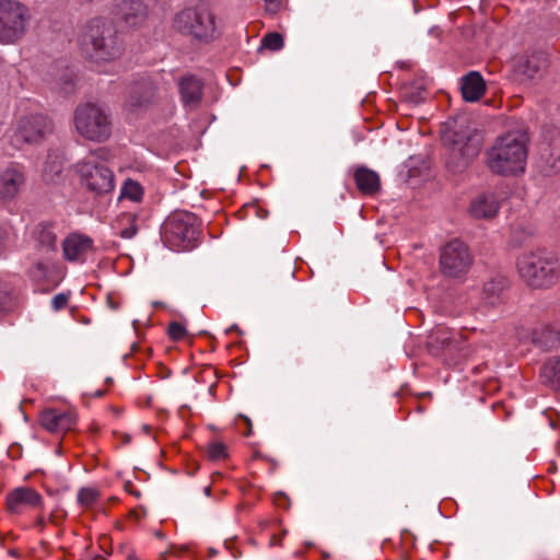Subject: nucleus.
Returning <instances> with one entry per match:
<instances>
[{"instance_id": "nucleus-9", "label": "nucleus", "mask_w": 560, "mask_h": 560, "mask_svg": "<svg viewBox=\"0 0 560 560\" xmlns=\"http://www.w3.org/2000/svg\"><path fill=\"white\" fill-rule=\"evenodd\" d=\"M75 172L81 185L89 191L103 196L112 194L115 189L114 173L104 164L85 158L75 164Z\"/></svg>"}, {"instance_id": "nucleus-34", "label": "nucleus", "mask_w": 560, "mask_h": 560, "mask_svg": "<svg viewBox=\"0 0 560 560\" xmlns=\"http://www.w3.org/2000/svg\"><path fill=\"white\" fill-rule=\"evenodd\" d=\"M187 330L184 325L177 322H173L168 326V336L174 341L182 340L186 337Z\"/></svg>"}, {"instance_id": "nucleus-13", "label": "nucleus", "mask_w": 560, "mask_h": 560, "mask_svg": "<svg viewBox=\"0 0 560 560\" xmlns=\"http://www.w3.org/2000/svg\"><path fill=\"white\" fill-rule=\"evenodd\" d=\"M5 506L8 512L13 515H22L28 511H42L44 498L34 488L20 486L7 493Z\"/></svg>"}, {"instance_id": "nucleus-17", "label": "nucleus", "mask_w": 560, "mask_h": 560, "mask_svg": "<svg viewBox=\"0 0 560 560\" xmlns=\"http://www.w3.org/2000/svg\"><path fill=\"white\" fill-rule=\"evenodd\" d=\"M65 258L69 261L83 262L93 250V240L89 236L73 233L62 242Z\"/></svg>"}, {"instance_id": "nucleus-41", "label": "nucleus", "mask_w": 560, "mask_h": 560, "mask_svg": "<svg viewBox=\"0 0 560 560\" xmlns=\"http://www.w3.org/2000/svg\"><path fill=\"white\" fill-rule=\"evenodd\" d=\"M34 526H35L36 528H38L39 530H43V529L45 528V526H46V520H45V517H44L43 515H39V516L36 518Z\"/></svg>"}, {"instance_id": "nucleus-3", "label": "nucleus", "mask_w": 560, "mask_h": 560, "mask_svg": "<svg viewBox=\"0 0 560 560\" xmlns=\"http://www.w3.org/2000/svg\"><path fill=\"white\" fill-rule=\"evenodd\" d=\"M516 267L522 280L533 289L550 288L560 277L558 256L546 249L521 255Z\"/></svg>"}, {"instance_id": "nucleus-33", "label": "nucleus", "mask_w": 560, "mask_h": 560, "mask_svg": "<svg viewBox=\"0 0 560 560\" xmlns=\"http://www.w3.org/2000/svg\"><path fill=\"white\" fill-rule=\"evenodd\" d=\"M13 230L11 226H0V255L11 245Z\"/></svg>"}, {"instance_id": "nucleus-11", "label": "nucleus", "mask_w": 560, "mask_h": 560, "mask_svg": "<svg viewBox=\"0 0 560 560\" xmlns=\"http://www.w3.org/2000/svg\"><path fill=\"white\" fill-rule=\"evenodd\" d=\"M54 130L52 121L43 114L21 117L10 136L11 144L22 149L24 144H37Z\"/></svg>"}, {"instance_id": "nucleus-32", "label": "nucleus", "mask_w": 560, "mask_h": 560, "mask_svg": "<svg viewBox=\"0 0 560 560\" xmlns=\"http://www.w3.org/2000/svg\"><path fill=\"white\" fill-rule=\"evenodd\" d=\"M208 456L212 460L225 458L228 456L226 446L220 441H213L208 445Z\"/></svg>"}, {"instance_id": "nucleus-10", "label": "nucleus", "mask_w": 560, "mask_h": 560, "mask_svg": "<svg viewBox=\"0 0 560 560\" xmlns=\"http://www.w3.org/2000/svg\"><path fill=\"white\" fill-rule=\"evenodd\" d=\"M474 262V256L469 246L454 238L447 242L440 252L441 272L448 278L460 279L470 270Z\"/></svg>"}, {"instance_id": "nucleus-21", "label": "nucleus", "mask_w": 560, "mask_h": 560, "mask_svg": "<svg viewBox=\"0 0 560 560\" xmlns=\"http://www.w3.org/2000/svg\"><path fill=\"white\" fill-rule=\"evenodd\" d=\"M462 95L467 102H477L486 92V82L477 71H470L462 79Z\"/></svg>"}, {"instance_id": "nucleus-37", "label": "nucleus", "mask_w": 560, "mask_h": 560, "mask_svg": "<svg viewBox=\"0 0 560 560\" xmlns=\"http://www.w3.org/2000/svg\"><path fill=\"white\" fill-rule=\"evenodd\" d=\"M262 1L265 3V10L269 14L278 13L283 5V0H262Z\"/></svg>"}, {"instance_id": "nucleus-45", "label": "nucleus", "mask_w": 560, "mask_h": 560, "mask_svg": "<svg viewBox=\"0 0 560 560\" xmlns=\"http://www.w3.org/2000/svg\"><path fill=\"white\" fill-rule=\"evenodd\" d=\"M550 425H551L552 428H555V427H556V423H555V421H553V420H550Z\"/></svg>"}, {"instance_id": "nucleus-22", "label": "nucleus", "mask_w": 560, "mask_h": 560, "mask_svg": "<svg viewBox=\"0 0 560 560\" xmlns=\"http://www.w3.org/2000/svg\"><path fill=\"white\" fill-rule=\"evenodd\" d=\"M548 60L546 54L539 51L524 57L518 62V72L528 80L536 79L547 67Z\"/></svg>"}, {"instance_id": "nucleus-7", "label": "nucleus", "mask_w": 560, "mask_h": 560, "mask_svg": "<svg viewBox=\"0 0 560 560\" xmlns=\"http://www.w3.org/2000/svg\"><path fill=\"white\" fill-rule=\"evenodd\" d=\"M32 14L20 0H0V45L15 46L30 31Z\"/></svg>"}, {"instance_id": "nucleus-43", "label": "nucleus", "mask_w": 560, "mask_h": 560, "mask_svg": "<svg viewBox=\"0 0 560 560\" xmlns=\"http://www.w3.org/2000/svg\"><path fill=\"white\" fill-rule=\"evenodd\" d=\"M104 394H105V392H104V390H102V389H97V390H95V392L92 394V396H93V397H96V398H100V397H102Z\"/></svg>"}, {"instance_id": "nucleus-25", "label": "nucleus", "mask_w": 560, "mask_h": 560, "mask_svg": "<svg viewBox=\"0 0 560 560\" xmlns=\"http://www.w3.org/2000/svg\"><path fill=\"white\" fill-rule=\"evenodd\" d=\"M113 228L122 238H132L137 233L136 215L129 212L121 213L114 221Z\"/></svg>"}, {"instance_id": "nucleus-40", "label": "nucleus", "mask_w": 560, "mask_h": 560, "mask_svg": "<svg viewBox=\"0 0 560 560\" xmlns=\"http://www.w3.org/2000/svg\"><path fill=\"white\" fill-rule=\"evenodd\" d=\"M483 290H485V292H492V293H494L497 290H500L499 283H497L494 281H490V282L485 284Z\"/></svg>"}, {"instance_id": "nucleus-31", "label": "nucleus", "mask_w": 560, "mask_h": 560, "mask_svg": "<svg viewBox=\"0 0 560 560\" xmlns=\"http://www.w3.org/2000/svg\"><path fill=\"white\" fill-rule=\"evenodd\" d=\"M12 306V289L9 283L0 280V312H7Z\"/></svg>"}, {"instance_id": "nucleus-36", "label": "nucleus", "mask_w": 560, "mask_h": 560, "mask_svg": "<svg viewBox=\"0 0 560 560\" xmlns=\"http://www.w3.org/2000/svg\"><path fill=\"white\" fill-rule=\"evenodd\" d=\"M57 237L50 230H44L40 233L39 242L48 247H55Z\"/></svg>"}, {"instance_id": "nucleus-24", "label": "nucleus", "mask_w": 560, "mask_h": 560, "mask_svg": "<svg viewBox=\"0 0 560 560\" xmlns=\"http://www.w3.org/2000/svg\"><path fill=\"white\" fill-rule=\"evenodd\" d=\"M63 170V159L58 153H49L47 155L44 168L43 178L47 183H55Z\"/></svg>"}, {"instance_id": "nucleus-26", "label": "nucleus", "mask_w": 560, "mask_h": 560, "mask_svg": "<svg viewBox=\"0 0 560 560\" xmlns=\"http://www.w3.org/2000/svg\"><path fill=\"white\" fill-rule=\"evenodd\" d=\"M143 196L144 189L139 182L127 178L122 183L119 192V200H129L131 202L139 203L142 201Z\"/></svg>"}, {"instance_id": "nucleus-38", "label": "nucleus", "mask_w": 560, "mask_h": 560, "mask_svg": "<svg viewBox=\"0 0 560 560\" xmlns=\"http://www.w3.org/2000/svg\"><path fill=\"white\" fill-rule=\"evenodd\" d=\"M65 517H66V513H65L63 511H58V510H56V511H52V512L49 514V516H48V521H49L51 524H54V525L58 526V525H60V524H61V522L65 520Z\"/></svg>"}, {"instance_id": "nucleus-16", "label": "nucleus", "mask_w": 560, "mask_h": 560, "mask_svg": "<svg viewBox=\"0 0 560 560\" xmlns=\"http://www.w3.org/2000/svg\"><path fill=\"white\" fill-rule=\"evenodd\" d=\"M116 15L130 27L140 26L148 16V8L142 0H119Z\"/></svg>"}, {"instance_id": "nucleus-28", "label": "nucleus", "mask_w": 560, "mask_h": 560, "mask_svg": "<svg viewBox=\"0 0 560 560\" xmlns=\"http://www.w3.org/2000/svg\"><path fill=\"white\" fill-rule=\"evenodd\" d=\"M558 341V334L549 328L535 330L533 334V342L545 350L555 348Z\"/></svg>"}, {"instance_id": "nucleus-35", "label": "nucleus", "mask_w": 560, "mask_h": 560, "mask_svg": "<svg viewBox=\"0 0 560 560\" xmlns=\"http://www.w3.org/2000/svg\"><path fill=\"white\" fill-rule=\"evenodd\" d=\"M69 301V296L65 293H59L55 295L51 300V307L54 311L58 312L62 310Z\"/></svg>"}, {"instance_id": "nucleus-2", "label": "nucleus", "mask_w": 560, "mask_h": 560, "mask_svg": "<svg viewBox=\"0 0 560 560\" xmlns=\"http://www.w3.org/2000/svg\"><path fill=\"white\" fill-rule=\"evenodd\" d=\"M528 139L525 132L512 130L498 137L488 151V166L499 175H517L525 171Z\"/></svg>"}, {"instance_id": "nucleus-8", "label": "nucleus", "mask_w": 560, "mask_h": 560, "mask_svg": "<svg viewBox=\"0 0 560 560\" xmlns=\"http://www.w3.org/2000/svg\"><path fill=\"white\" fill-rule=\"evenodd\" d=\"M446 148L445 165L454 174L463 173L478 155L479 142L468 132L446 130L442 135Z\"/></svg>"}, {"instance_id": "nucleus-46", "label": "nucleus", "mask_w": 560, "mask_h": 560, "mask_svg": "<svg viewBox=\"0 0 560 560\" xmlns=\"http://www.w3.org/2000/svg\"><path fill=\"white\" fill-rule=\"evenodd\" d=\"M232 329H236V326H232L230 329H228V331H230Z\"/></svg>"}, {"instance_id": "nucleus-19", "label": "nucleus", "mask_w": 560, "mask_h": 560, "mask_svg": "<svg viewBox=\"0 0 560 560\" xmlns=\"http://www.w3.org/2000/svg\"><path fill=\"white\" fill-rule=\"evenodd\" d=\"M500 203L494 194H480L472 199L469 212L476 219H491L497 215Z\"/></svg>"}, {"instance_id": "nucleus-44", "label": "nucleus", "mask_w": 560, "mask_h": 560, "mask_svg": "<svg viewBox=\"0 0 560 560\" xmlns=\"http://www.w3.org/2000/svg\"><path fill=\"white\" fill-rule=\"evenodd\" d=\"M205 493H206V495H210L211 488L209 486L205 488Z\"/></svg>"}, {"instance_id": "nucleus-14", "label": "nucleus", "mask_w": 560, "mask_h": 560, "mask_svg": "<svg viewBox=\"0 0 560 560\" xmlns=\"http://www.w3.org/2000/svg\"><path fill=\"white\" fill-rule=\"evenodd\" d=\"M427 347L429 352L435 357L460 349L454 331L443 326H438L430 332Z\"/></svg>"}, {"instance_id": "nucleus-30", "label": "nucleus", "mask_w": 560, "mask_h": 560, "mask_svg": "<svg viewBox=\"0 0 560 560\" xmlns=\"http://www.w3.org/2000/svg\"><path fill=\"white\" fill-rule=\"evenodd\" d=\"M283 47V37L279 33H268L261 39L260 48L277 51Z\"/></svg>"}, {"instance_id": "nucleus-29", "label": "nucleus", "mask_w": 560, "mask_h": 560, "mask_svg": "<svg viewBox=\"0 0 560 560\" xmlns=\"http://www.w3.org/2000/svg\"><path fill=\"white\" fill-rule=\"evenodd\" d=\"M101 498V492L96 488L86 487L78 491L77 501L84 509L92 508Z\"/></svg>"}, {"instance_id": "nucleus-1", "label": "nucleus", "mask_w": 560, "mask_h": 560, "mask_svg": "<svg viewBox=\"0 0 560 560\" xmlns=\"http://www.w3.org/2000/svg\"><path fill=\"white\" fill-rule=\"evenodd\" d=\"M81 54L89 60L114 61L125 50L124 40L112 21L95 18L90 20L78 36Z\"/></svg>"}, {"instance_id": "nucleus-5", "label": "nucleus", "mask_w": 560, "mask_h": 560, "mask_svg": "<svg viewBox=\"0 0 560 560\" xmlns=\"http://www.w3.org/2000/svg\"><path fill=\"white\" fill-rule=\"evenodd\" d=\"M199 234V219L188 211L172 212L161 228L163 243L173 250L192 249L197 245Z\"/></svg>"}, {"instance_id": "nucleus-42", "label": "nucleus", "mask_w": 560, "mask_h": 560, "mask_svg": "<svg viewBox=\"0 0 560 560\" xmlns=\"http://www.w3.org/2000/svg\"><path fill=\"white\" fill-rule=\"evenodd\" d=\"M270 544L271 545H279L280 544V538H278L276 535H272L271 538H270Z\"/></svg>"}, {"instance_id": "nucleus-39", "label": "nucleus", "mask_w": 560, "mask_h": 560, "mask_svg": "<svg viewBox=\"0 0 560 560\" xmlns=\"http://www.w3.org/2000/svg\"><path fill=\"white\" fill-rule=\"evenodd\" d=\"M47 271V266L44 262H37L34 268V276L35 277H45Z\"/></svg>"}, {"instance_id": "nucleus-12", "label": "nucleus", "mask_w": 560, "mask_h": 560, "mask_svg": "<svg viewBox=\"0 0 560 560\" xmlns=\"http://www.w3.org/2000/svg\"><path fill=\"white\" fill-rule=\"evenodd\" d=\"M26 183V167L21 163L10 162L0 171V202L7 205L18 199Z\"/></svg>"}, {"instance_id": "nucleus-15", "label": "nucleus", "mask_w": 560, "mask_h": 560, "mask_svg": "<svg viewBox=\"0 0 560 560\" xmlns=\"http://www.w3.org/2000/svg\"><path fill=\"white\" fill-rule=\"evenodd\" d=\"M77 422V417L72 411H62L58 409H46L40 413V424L51 433H63L71 430Z\"/></svg>"}, {"instance_id": "nucleus-4", "label": "nucleus", "mask_w": 560, "mask_h": 560, "mask_svg": "<svg viewBox=\"0 0 560 560\" xmlns=\"http://www.w3.org/2000/svg\"><path fill=\"white\" fill-rule=\"evenodd\" d=\"M171 27L174 32L201 44H209L219 36L214 13L202 4L177 11L172 18Z\"/></svg>"}, {"instance_id": "nucleus-23", "label": "nucleus", "mask_w": 560, "mask_h": 560, "mask_svg": "<svg viewBox=\"0 0 560 560\" xmlns=\"http://www.w3.org/2000/svg\"><path fill=\"white\" fill-rule=\"evenodd\" d=\"M540 377L544 383L560 389V357L550 358L544 363Z\"/></svg>"}, {"instance_id": "nucleus-6", "label": "nucleus", "mask_w": 560, "mask_h": 560, "mask_svg": "<svg viewBox=\"0 0 560 560\" xmlns=\"http://www.w3.org/2000/svg\"><path fill=\"white\" fill-rule=\"evenodd\" d=\"M73 126L83 139L92 142H105L112 135L110 113L98 103L79 104L73 114Z\"/></svg>"}, {"instance_id": "nucleus-20", "label": "nucleus", "mask_w": 560, "mask_h": 560, "mask_svg": "<svg viewBox=\"0 0 560 560\" xmlns=\"http://www.w3.org/2000/svg\"><path fill=\"white\" fill-rule=\"evenodd\" d=\"M354 182L358 190L366 196L375 195L381 189L380 175L365 166H360L354 171Z\"/></svg>"}, {"instance_id": "nucleus-18", "label": "nucleus", "mask_w": 560, "mask_h": 560, "mask_svg": "<svg viewBox=\"0 0 560 560\" xmlns=\"http://www.w3.org/2000/svg\"><path fill=\"white\" fill-rule=\"evenodd\" d=\"M178 88L184 106L188 109L197 108L202 97V82L194 75H188L180 79Z\"/></svg>"}, {"instance_id": "nucleus-27", "label": "nucleus", "mask_w": 560, "mask_h": 560, "mask_svg": "<svg viewBox=\"0 0 560 560\" xmlns=\"http://www.w3.org/2000/svg\"><path fill=\"white\" fill-rule=\"evenodd\" d=\"M156 86L151 81H142L135 89V93H140L141 95L139 97L131 96V106H143L152 102L156 95Z\"/></svg>"}]
</instances>
